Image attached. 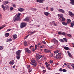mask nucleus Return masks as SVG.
Here are the masks:
<instances>
[{"mask_svg":"<svg viewBox=\"0 0 74 74\" xmlns=\"http://www.w3.org/2000/svg\"><path fill=\"white\" fill-rule=\"evenodd\" d=\"M45 0H41V1H42V2L41 3H43L44 2H43V1H45Z\"/></svg>","mask_w":74,"mask_h":74,"instance_id":"nucleus-62","label":"nucleus"},{"mask_svg":"<svg viewBox=\"0 0 74 74\" xmlns=\"http://www.w3.org/2000/svg\"><path fill=\"white\" fill-rule=\"evenodd\" d=\"M10 35V34L9 33H6L5 34V37H8Z\"/></svg>","mask_w":74,"mask_h":74,"instance_id":"nucleus-15","label":"nucleus"},{"mask_svg":"<svg viewBox=\"0 0 74 74\" xmlns=\"http://www.w3.org/2000/svg\"><path fill=\"white\" fill-rule=\"evenodd\" d=\"M42 57V56L41 55H39L36 56V59L37 60H39L40 58Z\"/></svg>","mask_w":74,"mask_h":74,"instance_id":"nucleus-8","label":"nucleus"},{"mask_svg":"<svg viewBox=\"0 0 74 74\" xmlns=\"http://www.w3.org/2000/svg\"><path fill=\"white\" fill-rule=\"evenodd\" d=\"M45 15L46 16H48L49 15V14H50L49 13L47 12H45L44 13Z\"/></svg>","mask_w":74,"mask_h":74,"instance_id":"nucleus-19","label":"nucleus"},{"mask_svg":"<svg viewBox=\"0 0 74 74\" xmlns=\"http://www.w3.org/2000/svg\"><path fill=\"white\" fill-rule=\"evenodd\" d=\"M56 57L57 59H60V58H61V57H60V56H58V54L56 55Z\"/></svg>","mask_w":74,"mask_h":74,"instance_id":"nucleus-23","label":"nucleus"},{"mask_svg":"<svg viewBox=\"0 0 74 74\" xmlns=\"http://www.w3.org/2000/svg\"><path fill=\"white\" fill-rule=\"evenodd\" d=\"M38 63H39V64H41L42 63V62L40 61H38Z\"/></svg>","mask_w":74,"mask_h":74,"instance_id":"nucleus-44","label":"nucleus"},{"mask_svg":"<svg viewBox=\"0 0 74 74\" xmlns=\"http://www.w3.org/2000/svg\"><path fill=\"white\" fill-rule=\"evenodd\" d=\"M71 27H73V26H74V21H73V23H71Z\"/></svg>","mask_w":74,"mask_h":74,"instance_id":"nucleus-18","label":"nucleus"},{"mask_svg":"<svg viewBox=\"0 0 74 74\" xmlns=\"http://www.w3.org/2000/svg\"><path fill=\"white\" fill-rule=\"evenodd\" d=\"M53 41L54 42V44H55L56 45L58 44V41L56 40V39H53Z\"/></svg>","mask_w":74,"mask_h":74,"instance_id":"nucleus-6","label":"nucleus"},{"mask_svg":"<svg viewBox=\"0 0 74 74\" xmlns=\"http://www.w3.org/2000/svg\"><path fill=\"white\" fill-rule=\"evenodd\" d=\"M67 23H65V26H67V24H69V23H70V22H69L68 21H67Z\"/></svg>","mask_w":74,"mask_h":74,"instance_id":"nucleus-32","label":"nucleus"},{"mask_svg":"<svg viewBox=\"0 0 74 74\" xmlns=\"http://www.w3.org/2000/svg\"><path fill=\"white\" fill-rule=\"evenodd\" d=\"M65 42H67V40L66 38H65Z\"/></svg>","mask_w":74,"mask_h":74,"instance_id":"nucleus-58","label":"nucleus"},{"mask_svg":"<svg viewBox=\"0 0 74 74\" xmlns=\"http://www.w3.org/2000/svg\"><path fill=\"white\" fill-rule=\"evenodd\" d=\"M46 71H45V70H44L43 71V73H45V72Z\"/></svg>","mask_w":74,"mask_h":74,"instance_id":"nucleus-60","label":"nucleus"},{"mask_svg":"<svg viewBox=\"0 0 74 74\" xmlns=\"http://www.w3.org/2000/svg\"><path fill=\"white\" fill-rule=\"evenodd\" d=\"M58 17H60V18H64L63 17V14H58Z\"/></svg>","mask_w":74,"mask_h":74,"instance_id":"nucleus-17","label":"nucleus"},{"mask_svg":"<svg viewBox=\"0 0 74 74\" xmlns=\"http://www.w3.org/2000/svg\"><path fill=\"white\" fill-rule=\"evenodd\" d=\"M32 52H34V51H35V49L32 48Z\"/></svg>","mask_w":74,"mask_h":74,"instance_id":"nucleus-41","label":"nucleus"},{"mask_svg":"<svg viewBox=\"0 0 74 74\" xmlns=\"http://www.w3.org/2000/svg\"><path fill=\"white\" fill-rule=\"evenodd\" d=\"M58 52H59V50H57L54 51L55 53H57Z\"/></svg>","mask_w":74,"mask_h":74,"instance_id":"nucleus-29","label":"nucleus"},{"mask_svg":"<svg viewBox=\"0 0 74 74\" xmlns=\"http://www.w3.org/2000/svg\"><path fill=\"white\" fill-rule=\"evenodd\" d=\"M20 55H17L16 58L17 59H19L20 58Z\"/></svg>","mask_w":74,"mask_h":74,"instance_id":"nucleus-26","label":"nucleus"},{"mask_svg":"<svg viewBox=\"0 0 74 74\" xmlns=\"http://www.w3.org/2000/svg\"><path fill=\"white\" fill-rule=\"evenodd\" d=\"M3 49V47L2 46H0V51L2 50Z\"/></svg>","mask_w":74,"mask_h":74,"instance_id":"nucleus-35","label":"nucleus"},{"mask_svg":"<svg viewBox=\"0 0 74 74\" xmlns=\"http://www.w3.org/2000/svg\"><path fill=\"white\" fill-rule=\"evenodd\" d=\"M70 3L72 5H74V0H71Z\"/></svg>","mask_w":74,"mask_h":74,"instance_id":"nucleus-12","label":"nucleus"},{"mask_svg":"<svg viewBox=\"0 0 74 74\" xmlns=\"http://www.w3.org/2000/svg\"><path fill=\"white\" fill-rule=\"evenodd\" d=\"M11 30V29H8L7 31H8V32H10V31Z\"/></svg>","mask_w":74,"mask_h":74,"instance_id":"nucleus-49","label":"nucleus"},{"mask_svg":"<svg viewBox=\"0 0 74 74\" xmlns=\"http://www.w3.org/2000/svg\"><path fill=\"white\" fill-rule=\"evenodd\" d=\"M50 63H53V61L52 60H50Z\"/></svg>","mask_w":74,"mask_h":74,"instance_id":"nucleus-50","label":"nucleus"},{"mask_svg":"<svg viewBox=\"0 0 74 74\" xmlns=\"http://www.w3.org/2000/svg\"><path fill=\"white\" fill-rule=\"evenodd\" d=\"M2 7L3 8V9H4L5 8V7H4V6L3 5H2Z\"/></svg>","mask_w":74,"mask_h":74,"instance_id":"nucleus-45","label":"nucleus"},{"mask_svg":"<svg viewBox=\"0 0 74 74\" xmlns=\"http://www.w3.org/2000/svg\"><path fill=\"white\" fill-rule=\"evenodd\" d=\"M37 45H36L35 46V50H37Z\"/></svg>","mask_w":74,"mask_h":74,"instance_id":"nucleus-51","label":"nucleus"},{"mask_svg":"<svg viewBox=\"0 0 74 74\" xmlns=\"http://www.w3.org/2000/svg\"><path fill=\"white\" fill-rule=\"evenodd\" d=\"M62 35H63V36H64L65 35V33L64 32H63L62 33Z\"/></svg>","mask_w":74,"mask_h":74,"instance_id":"nucleus-54","label":"nucleus"},{"mask_svg":"<svg viewBox=\"0 0 74 74\" xmlns=\"http://www.w3.org/2000/svg\"><path fill=\"white\" fill-rule=\"evenodd\" d=\"M66 36L68 37H71V35L70 34H67Z\"/></svg>","mask_w":74,"mask_h":74,"instance_id":"nucleus-30","label":"nucleus"},{"mask_svg":"<svg viewBox=\"0 0 74 74\" xmlns=\"http://www.w3.org/2000/svg\"><path fill=\"white\" fill-rule=\"evenodd\" d=\"M65 66H66L68 68H69V69H70V66H69V65H67L66 64V63L65 64Z\"/></svg>","mask_w":74,"mask_h":74,"instance_id":"nucleus-27","label":"nucleus"},{"mask_svg":"<svg viewBox=\"0 0 74 74\" xmlns=\"http://www.w3.org/2000/svg\"><path fill=\"white\" fill-rule=\"evenodd\" d=\"M8 3V1H4L3 2V4L4 5H6V4H7Z\"/></svg>","mask_w":74,"mask_h":74,"instance_id":"nucleus-20","label":"nucleus"},{"mask_svg":"<svg viewBox=\"0 0 74 74\" xmlns=\"http://www.w3.org/2000/svg\"><path fill=\"white\" fill-rule=\"evenodd\" d=\"M67 52L69 56L70 57V58H72V55H71V53H70L69 52V51H68Z\"/></svg>","mask_w":74,"mask_h":74,"instance_id":"nucleus-21","label":"nucleus"},{"mask_svg":"<svg viewBox=\"0 0 74 74\" xmlns=\"http://www.w3.org/2000/svg\"><path fill=\"white\" fill-rule=\"evenodd\" d=\"M45 52L46 53H48V52H51V50H47V49H45Z\"/></svg>","mask_w":74,"mask_h":74,"instance_id":"nucleus-13","label":"nucleus"},{"mask_svg":"<svg viewBox=\"0 0 74 74\" xmlns=\"http://www.w3.org/2000/svg\"><path fill=\"white\" fill-rule=\"evenodd\" d=\"M14 63L15 62H14V60L11 61L9 62L10 64H12V65H13Z\"/></svg>","mask_w":74,"mask_h":74,"instance_id":"nucleus-10","label":"nucleus"},{"mask_svg":"<svg viewBox=\"0 0 74 74\" xmlns=\"http://www.w3.org/2000/svg\"><path fill=\"white\" fill-rule=\"evenodd\" d=\"M59 41H60V42H64V40L62 39H60Z\"/></svg>","mask_w":74,"mask_h":74,"instance_id":"nucleus-28","label":"nucleus"},{"mask_svg":"<svg viewBox=\"0 0 74 74\" xmlns=\"http://www.w3.org/2000/svg\"><path fill=\"white\" fill-rule=\"evenodd\" d=\"M27 69H29V68H30V65H27Z\"/></svg>","mask_w":74,"mask_h":74,"instance_id":"nucleus-36","label":"nucleus"},{"mask_svg":"<svg viewBox=\"0 0 74 74\" xmlns=\"http://www.w3.org/2000/svg\"><path fill=\"white\" fill-rule=\"evenodd\" d=\"M17 35L16 34L13 35V40H15L17 38Z\"/></svg>","mask_w":74,"mask_h":74,"instance_id":"nucleus-9","label":"nucleus"},{"mask_svg":"<svg viewBox=\"0 0 74 74\" xmlns=\"http://www.w3.org/2000/svg\"><path fill=\"white\" fill-rule=\"evenodd\" d=\"M30 64L32 65H34L35 66H37V62H36V60H31V62L30 63Z\"/></svg>","mask_w":74,"mask_h":74,"instance_id":"nucleus-2","label":"nucleus"},{"mask_svg":"<svg viewBox=\"0 0 74 74\" xmlns=\"http://www.w3.org/2000/svg\"><path fill=\"white\" fill-rule=\"evenodd\" d=\"M2 18V16L1 15V14H0V18Z\"/></svg>","mask_w":74,"mask_h":74,"instance_id":"nucleus-59","label":"nucleus"},{"mask_svg":"<svg viewBox=\"0 0 74 74\" xmlns=\"http://www.w3.org/2000/svg\"><path fill=\"white\" fill-rule=\"evenodd\" d=\"M58 10L59 11L61 12H62V13H64V10L62 9H59Z\"/></svg>","mask_w":74,"mask_h":74,"instance_id":"nucleus-16","label":"nucleus"},{"mask_svg":"<svg viewBox=\"0 0 74 74\" xmlns=\"http://www.w3.org/2000/svg\"><path fill=\"white\" fill-rule=\"evenodd\" d=\"M8 6L7 5H6L5 6V8H8Z\"/></svg>","mask_w":74,"mask_h":74,"instance_id":"nucleus-46","label":"nucleus"},{"mask_svg":"<svg viewBox=\"0 0 74 74\" xmlns=\"http://www.w3.org/2000/svg\"><path fill=\"white\" fill-rule=\"evenodd\" d=\"M25 51L28 53H32V51H31L29 49L27 48H25Z\"/></svg>","mask_w":74,"mask_h":74,"instance_id":"nucleus-4","label":"nucleus"},{"mask_svg":"<svg viewBox=\"0 0 74 74\" xmlns=\"http://www.w3.org/2000/svg\"><path fill=\"white\" fill-rule=\"evenodd\" d=\"M59 71H62V68H60L59 69Z\"/></svg>","mask_w":74,"mask_h":74,"instance_id":"nucleus-43","label":"nucleus"},{"mask_svg":"<svg viewBox=\"0 0 74 74\" xmlns=\"http://www.w3.org/2000/svg\"><path fill=\"white\" fill-rule=\"evenodd\" d=\"M37 1L38 3H41L42 2L41 0H37Z\"/></svg>","mask_w":74,"mask_h":74,"instance_id":"nucleus-34","label":"nucleus"},{"mask_svg":"<svg viewBox=\"0 0 74 74\" xmlns=\"http://www.w3.org/2000/svg\"><path fill=\"white\" fill-rule=\"evenodd\" d=\"M69 14L71 17H72L73 18L74 17V14L72 12L69 11Z\"/></svg>","mask_w":74,"mask_h":74,"instance_id":"nucleus-5","label":"nucleus"},{"mask_svg":"<svg viewBox=\"0 0 74 74\" xmlns=\"http://www.w3.org/2000/svg\"><path fill=\"white\" fill-rule=\"evenodd\" d=\"M59 19L60 22H62V21H65V19L64 18H60Z\"/></svg>","mask_w":74,"mask_h":74,"instance_id":"nucleus-7","label":"nucleus"},{"mask_svg":"<svg viewBox=\"0 0 74 74\" xmlns=\"http://www.w3.org/2000/svg\"><path fill=\"white\" fill-rule=\"evenodd\" d=\"M47 10H48V7H46V8Z\"/></svg>","mask_w":74,"mask_h":74,"instance_id":"nucleus-63","label":"nucleus"},{"mask_svg":"<svg viewBox=\"0 0 74 74\" xmlns=\"http://www.w3.org/2000/svg\"><path fill=\"white\" fill-rule=\"evenodd\" d=\"M20 53H21L20 50H18L16 52V55H20Z\"/></svg>","mask_w":74,"mask_h":74,"instance_id":"nucleus-11","label":"nucleus"},{"mask_svg":"<svg viewBox=\"0 0 74 74\" xmlns=\"http://www.w3.org/2000/svg\"><path fill=\"white\" fill-rule=\"evenodd\" d=\"M5 26H6V25H3L2 27H0V30H1V29H3V28H4V27H5Z\"/></svg>","mask_w":74,"mask_h":74,"instance_id":"nucleus-25","label":"nucleus"},{"mask_svg":"<svg viewBox=\"0 0 74 74\" xmlns=\"http://www.w3.org/2000/svg\"><path fill=\"white\" fill-rule=\"evenodd\" d=\"M47 68L48 70H51V68L50 67H48Z\"/></svg>","mask_w":74,"mask_h":74,"instance_id":"nucleus-55","label":"nucleus"},{"mask_svg":"<svg viewBox=\"0 0 74 74\" xmlns=\"http://www.w3.org/2000/svg\"><path fill=\"white\" fill-rule=\"evenodd\" d=\"M65 49H66V50H69V48L68 47H65Z\"/></svg>","mask_w":74,"mask_h":74,"instance_id":"nucleus-33","label":"nucleus"},{"mask_svg":"<svg viewBox=\"0 0 74 74\" xmlns=\"http://www.w3.org/2000/svg\"><path fill=\"white\" fill-rule=\"evenodd\" d=\"M12 39L9 38V39L8 41H12Z\"/></svg>","mask_w":74,"mask_h":74,"instance_id":"nucleus-37","label":"nucleus"},{"mask_svg":"<svg viewBox=\"0 0 74 74\" xmlns=\"http://www.w3.org/2000/svg\"><path fill=\"white\" fill-rule=\"evenodd\" d=\"M54 26H57V25L55 23L54 24Z\"/></svg>","mask_w":74,"mask_h":74,"instance_id":"nucleus-56","label":"nucleus"},{"mask_svg":"<svg viewBox=\"0 0 74 74\" xmlns=\"http://www.w3.org/2000/svg\"><path fill=\"white\" fill-rule=\"evenodd\" d=\"M62 71L63 72H65V69H63L62 70Z\"/></svg>","mask_w":74,"mask_h":74,"instance_id":"nucleus-61","label":"nucleus"},{"mask_svg":"<svg viewBox=\"0 0 74 74\" xmlns=\"http://www.w3.org/2000/svg\"><path fill=\"white\" fill-rule=\"evenodd\" d=\"M50 56H51V57H52V56H53V55H52V54H51L50 55Z\"/></svg>","mask_w":74,"mask_h":74,"instance_id":"nucleus-64","label":"nucleus"},{"mask_svg":"<svg viewBox=\"0 0 74 74\" xmlns=\"http://www.w3.org/2000/svg\"><path fill=\"white\" fill-rule=\"evenodd\" d=\"M51 11H53V8H51Z\"/></svg>","mask_w":74,"mask_h":74,"instance_id":"nucleus-40","label":"nucleus"},{"mask_svg":"<svg viewBox=\"0 0 74 74\" xmlns=\"http://www.w3.org/2000/svg\"><path fill=\"white\" fill-rule=\"evenodd\" d=\"M58 34H60V35H62V33L61 32H58Z\"/></svg>","mask_w":74,"mask_h":74,"instance_id":"nucleus-31","label":"nucleus"},{"mask_svg":"<svg viewBox=\"0 0 74 74\" xmlns=\"http://www.w3.org/2000/svg\"><path fill=\"white\" fill-rule=\"evenodd\" d=\"M62 23L63 25H65V22L63 21V22H62Z\"/></svg>","mask_w":74,"mask_h":74,"instance_id":"nucleus-47","label":"nucleus"},{"mask_svg":"<svg viewBox=\"0 0 74 74\" xmlns=\"http://www.w3.org/2000/svg\"><path fill=\"white\" fill-rule=\"evenodd\" d=\"M58 55L60 57V56H61V53H58Z\"/></svg>","mask_w":74,"mask_h":74,"instance_id":"nucleus-52","label":"nucleus"},{"mask_svg":"<svg viewBox=\"0 0 74 74\" xmlns=\"http://www.w3.org/2000/svg\"><path fill=\"white\" fill-rule=\"evenodd\" d=\"M18 11H20L21 12H22L24 11V9H23L22 8H18Z\"/></svg>","mask_w":74,"mask_h":74,"instance_id":"nucleus-14","label":"nucleus"},{"mask_svg":"<svg viewBox=\"0 0 74 74\" xmlns=\"http://www.w3.org/2000/svg\"><path fill=\"white\" fill-rule=\"evenodd\" d=\"M35 32V31H34L31 32V34H34V33Z\"/></svg>","mask_w":74,"mask_h":74,"instance_id":"nucleus-48","label":"nucleus"},{"mask_svg":"<svg viewBox=\"0 0 74 74\" xmlns=\"http://www.w3.org/2000/svg\"><path fill=\"white\" fill-rule=\"evenodd\" d=\"M21 13H18L16 15V16L17 17L14 19V22H15L16 21H21V18L19 17V16H21Z\"/></svg>","mask_w":74,"mask_h":74,"instance_id":"nucleus-1","label":"nucleus"},{"mask_svg":"<svg viewBox=\"0 0 74 74\" xmlns=\"http://www.w3.org/2000/svg\"><path fill=\"white\" fill-rule=\"evenodd\" d=\"M26 24L24 23H21V24L20 27L21 28H23V27H26Z\"/></svg>","mask_w":74,"mask_h":74,"instance_id":"nucleus-3","label":"nucleus"},{"mask_svg":"<svg viewBox=\"0 0 74 74\" xmlns=\"http://www.w3.org/2000/svg\"><path fill=\"white\" fill-rule=\"evenodd\" d=\"M29 18L28 17H27L26 18L24 19V21H26V22H28V21H29Z\"/></svg>","mask_w":74,"mask_h":74,"instance_id":"nucleus-22","label":"nucleus"},{"mask_svg":"<svg viewBox=\"0 0 74 74\" xmlns=\"http://www.w3.org/2000/svg\"><path fill=\"white\" fill-rule=\"evenodd\" d=\"M42 42L43 43H44V44H46V42H45L44 41H42Z\"/></svg>","mask_w":74,"mask_h":74,"instance_id":"nucleus-57","label":"nucleus"},{"mask_svg":"<svg viewBox=\"0 0 74 74\" xmlns=\"http://www.w3.org/2000/svg\"><path fill=\"white\" fill-rule=\"evenodd\" d=\"M67 21H68L69 22H71V20L69 19H67Z\"/></svg>","mask_w":74,"mask_h":74,"instance_id":"nucleus-42","label":"nucleus"},{"mask_svg":"<svg viewBox=\"0 0 74 74\" xmlns=\"http://www.w3.org/2000/svg\"><path fill=\"white\" fill-rule=\"evenodd\" d=\"M71 66L72 67H73V69H74V64H72L71 65Z\"/></svg>","mask_w":74,"mask_h":74,"instance_id":"nucleus-39","label":"nucleus"},{"mask_svg":"<svg viewBox=\"0 0 74 74\" xmlns=\"http://www.w3.org/2000/svg\"><path fill=\"white\" fill-rule=\"evenodd\" d=\"M32 69H29V72H32Z\"/></svg>","mask_w":74,"mask_h":74,"instance_id":"nucleus-38","label":"nucleus"},{"mask_svg":"<svg viewBox=\"0 0 74 74\" xmlns=\"http://www.w3.org/2000/svg\"><path fill=\"white\" fill-rule=\"evenodd\" d=\"M24 44L25 46H26L27 45V42L26 41H25L24 42Z\"/></svg>","mask_w":74,"mask_h":74,"instance_id":"nucleus-24","label":"nucleus"},{"mask_svg":"<svg viewBox=\"0 0 74 74\" xmlns=\"http://www.w3.org/2000/svg\"><path fill=\"white\" fill-rule=\"evenodd\" d=\"M13 8L12 7H11L10 8V11H12V10H13Z\"/></svg>","mask_w":74,"mask_h":74,"instance_id":"nucleus-53","label":"nucleus"}]
</instances>
